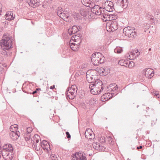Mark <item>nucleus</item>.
<instances>
[{
  "label": "nucleus",
  "instance_id": "4",
  "mask_svg": "<svg viewBox=\"0 0 160 160\" xmlns=\"http://www.w3.org/2000/svg\"><path fill=\"white\" fill-rule=\"evenodd\" d=\"M12 40L10 37L4 36L1 40L0 44L3 50H8L12 48Z\"/></svg>",
  "mask_w": 160,
  "mask_h": 160
},
{
  "label": "nucleus",
  "instance_id": "36",
  "mask_svg": "<svg viewBox=\"0 0 160 160\" xmlns=\"http://www.w3.org/2000/svg\"><path fill=\"white\" fill-rule=\"evenodd\" d=\"M51 160H58V159L56 155L55 154L52 155L51 157Z\"/></svg>",
  "mask_w": 160,
  "mask_h": 160
},
{
  "label": "nucleus",
  "instance_id": "7",
  "mask_svg": "<svg viewBox=\"0 0 160 160\" xmlns=\"http://www.w3.org/2000/svg\"><path fill=\"white\" fill-rule=\"evenodd\" d=\"M97 71L95 70H89L86 73V76L88 81L91 82L97 76Z\"/></svg>",
  "mask_w": 160,
  "mask_h": 160
},
{
  "label": "nucleus",
  "instance_id": "8",
  "mask_svg": "<svg viewBox=\"0 0 160 160\" xmlns=\"http://www.w3.org/2000/svg\"><path fill=\"white\" fill-rule=\"evenodd\" d=\"M123 32L126 36L129 37H132L135 34L134 30L129 27L125 28L123 29Z\"/></svg>",
  "mask_w": 160,
  "mask_h": 160
},
{
  "label": "nucleus",
  "instance_id": "40",
  "mask_svg": "<svg viewBox=\"0 0 160 160\" xmlns=\"http://www.w3.org/2000/svg\"><path fill=\"white\" fill-rule=\"evenodd\" d=\"M132 57V55H131L130 54V52H129L126 55V58L128 59H131V60H132V59H134L133 58H130V57Z\"/></svg>",
  "mask_w": 160,
  "mask_h": 160
},
{
  "label": "nucleus",
  "instance_id": "28",
  "mask_svg": "<svg viewBox=\"0 0 160 160\" xmlns=\"http://www.w3.org/2000/svg\"><path fill=\"white\" fill-rule=\"evenodd\" d=\"M30 2L29 3L30 6L32 7H34L36 6L35 4L38 2V0H29Z\"/></svg>",
  "mask_w": 160,
  "mask_h": 160
},
{
  "label": "nucleus",
  "instance_id": "45",
  "mask_svg": "<svg viewBox=\"0 0 160 160\" xmlns=\"http://www.w3.org/2000/svg\"><path fill=\"white\" fill-rule=\"evenodd\" d=\"M156 96H157L158 98H160V94H159L158 93L157 94L156 93Z\"/></svg>",
  "mask_w": 160,
  "mask_h": 160
},
{
  "label": "nucleus",
  "instance_id": "23",
  "mask_svg": "<svg viewBox=\"0 0 160 160\" xmlns=\"http://www.w3.org/2000/svg\"><path fill=\"white\" fill-rule=\"evenodd\" d=\"M4 151L5 152H11L13 150V148L11 145L7 144L4 145L3 146Z\"/></svg>",
  "mask_w": 160,
  "mask_h": 160
},
{
  "label": "nucleus",
  "instance_id": "9",
  "mask_svg": "<svg viewBox=\"0 0 160 160\" xmlns=\"http://www.w3.org/2000/svg\"><path fill=\"white\" fill-rule=\"evenodd\" d=\"M112 2L110 1L105 2L103 5V8L108 12L112 11L114 8Z\"/></svg>",
  "mask_w": 160,
  "mask_h": 160
},
{
  "label": "nucleus",
  "instance_id": "37",
  "mask_svg": "<svg viewBox=\"0 0 160 160\" xmlns=\"http://www.w3.org/2000/svg\"><path fill=\"white\" fill-rule=\"evenodd\" d=\"M24 138L26 141H28L30 138V136L29 134H27L24 136Z\"/></svg>",
  "mask_w": 160,
  "mask_h": 160
},
{
  "label": "nucleus",
  "instance_id": "35",
  "mask_svg": "<svg viewBox=\"0 0 160 160\" xmlns=\"http://www.w3.org/2000/svg\"><path fill=\"white\" fill-rule=\"evenodd\" d=\"M39 136L35 134L34 135V140L37 142L38 143L39 142V140L40 139Z\"/></svg>",
  "mask_w": 160,
  "mask_h": 160
},
{
  "label": "nucleus",
  "instance_id": "11",
  "mask_svg": "<svg viewBox=\"0 0 160 160\" xmlns=\"http://www.w3.org/2000/svg\"><path fill=\"white\" fill-rule=\"evenodd\" d=\"M72 160H86L83 153L81 152H76L72 155Z\"/></svg>",
  "mask_w": 160,
  "mask_h": 160
},
{
  "label": "nucleus",
  "instance_id": "41",
  "mask_svg": "<svg viewBox=\"0 0 160 160\" xmlns=\"http://www.w3.org/2000/svg\"><path fill=\"white\" fill-rule=\"evenodd\" d=\"M108 141L110 143L112 142V139L111 137H108Z\"/></svg>",
  "mask_w": 160,
  "mask_h": 160
},
{
  "label": "nucleus",
  "instance_id": "13",
  "mask_svg": "<svg viewBox=\"0 0 160 160\" xmlns=\"http://www.w3.org/2000/svg\"><path fill=\"white\" fill-rule=\"evenodd\" d=\"M143 73L148 78H151L154 75L153 70L150 68L144 69L143 71Z\"/></svg>",
  "mask_w": 160,
  "mask_h": 160
},
{
  "label": "nucleus",
  "instance_id": "51",
  "mask_svg": "<svg viewBox=\"0 0 160 160\" xmlns=\"http://www.w3.org/2000/svg\"><path fill=\"white\" fill-rule=\"evenodd\" d=\"M18 0L19 1H23V0Z\"/></svg>",
  "mask_w": 160,
  "mask_h": 160
},
{
  "label": "nucleus",
  "instance_id": "38",
  "mask_svg": "<svg viewBox=\"0 0 160 160\" xmlns=\"http://www.w3.org/2000/svg\"><path fill=\"white\" fill-rule=\"evenodd\" d=\"M33 130V128L31 127H29L27 129L26 132L28 133H31Z\"/></svg>",
  "mask_w": 160,
  "mask_h": 160
},
{
  "label": "nucleus",
  "instance_id": "14",
  "mask_svg": "<svg viewBox=\"0 0 160 160\" xmlns=\"http://www.w3.org/2000/svg\"><path fill=\"white\" fill-rule=\"evenodd\" d=\"M2 155L3 158L6 160H11L13 158V154L12 152L3 151L2 152Z\"/></svg>",
  "mask_w": 160,
  "mask_h": 160
},
{
  "label": "nucleus",
  "instance_id": "31",
  "mask_svg": "<svg viewBox=\"0 0 160 160\" xmlns=\"http://www.w3.org/2000/svg\"><path fill=\"white\" fill-rule=\"evenodd\" d=\"M123 51L122 48L120 47H117L114 50V52L117 53H121Z\"/></svg>",
  "mask_w": 160,
  "mask_h": 160
},
{
  "label": "nucleus",
  "instance_id": "24",
  "mask_svg": "<svg viewBox=\"0 0 160 160\" xmlns=\"http://www.w3.org/2000/svg\"><path fill=\"white\" fill-rule=\"evenodd\" d=\"M130 54L132 55V57H130V58L135 59L140 55V52H138V50H135L130 52Z\"/></svg>",
  "mask_w": 160,
  "mask_h": 160
},
{
  "label": "nucleus",
  "instance_id": "17",
  "mask_svg": "<svg viewBox=\"0 0 160 160\" xmlns=\"http://www.w3.org/2000/svg\"><path fill=\"white\" fill-rule=\"evenodd\" d=\"M101 7L98 5H95L92 9V11L93 13L99 15L102 13Z\"/></svg>",
  "mask_w": 160,
  "mask_h": 160
},
{
  "label": "nucleus",
  "instance_id": "34",
  "mask_svg": "<svg viewBox=\"0 0 160 160\" xmlns=\"http://www.w3.org/2000/svg\"><path fill=\"white\" fill-rule=\"evenodd\" d=\"M127 1L128 0H122L121 3L122 4H123L122 5L123 8H126L127 5Z\"/></svg>",
  "mask_w": 160,
  "mask_h": 160
},
{
  "label": "nucleus",
  "instance_id": "18",
  "mask_svg": "<svg viewBox=\"0 0 160 160\" xmlns=\"http://www.w3.org/2000/svg\"><path fill=\"white\" fill-rule=\"evenodd\" d=\"M93 148L95 150L99 151H104L105 149V148L102 146H100L99 143L96 142H94L92 144Z\"/></svg>",
  "mask_w": 160,
  "mask_h": 160
},
{
  "label": "nucleus",
  "instance_id": "21",
  "mask_svg": "<svg viewBox=\"0 0 160 160\" xmlns=\"http://www.w3.org/2000/svg\"><path fill=\"white\" fill-rule=\"evenodd\" d=\"M41 144L42 148L46 151L48 152L50 149L49 144L47 141L45 140L42 141Z\"/></svg>",
  "mask_w": 160,
  "mask_h": 160
},
{
  "label": "nucleus",
  "instance_id": "39",
  "mask_svg": "<svg viewBox=\"0 0 160 160\" xmlns=\"http://www.w3.org/2000/svg\"><path fill=\"white\" fill-rule=\"evenodd\" d=\"M134 66V64L133 62H130L128 65V67L130 68H132Z\"/></svg>",
  "mask_w": 160,
  "mask_h": 160
},
{
  "label": "nucleus",
  "instance_id": "29",
  "mask_svg": "<svg viewBox=\"0 0 160 160\" xmlns=\"http://www.w3.org/2000/svg\"><path fill=\"white\" fill-rule=\"evenodd\" d=\"M80 13L82 15L86 16L88 14V11L85 9L81 8L80 10Z\"/></svg>",
  "mask_w": 160,
  "mask_h": 160
},
{
  "label": "nucleus",
  "instance_id": "46",
  "mask_svg": "<svg viewBox=\"0 0 160 160\" xmlns=\"http://www.w3.org/2000/svg\"><path fill=\"white\" fill-rule=\"evenodd\" d=\"M2 5L1 4H0V13H1V12L2 10Z\"/></svg>",
  "mask_w": 160,
  "mask_h": 160
},
{
  "label": "nucleus",
  "instance_id": "50",
  "mask_svg": "<svg viewBox=\"0 0 160 160\" xmlns=\"http://www.w3.org/2000/svg\"><path fill=\"white\" fill-rule=\"evenodd\" d=\"M36 92H37V91H34V92H32V94H35V93H36Z\"/></svg>",
  "mask_w": 160,
  "mask_h": 160
},
{
  "label": "nucleus",
  "instance_id": "22",
  "mask_svg": "<svg viewBox=\"0 0 160 160\" xmlns=\"http://www.w3.org/2000/svg\"><path fill=\"white\" fill-rule=\"evenodd\" d=\"M109 92L115 91L118 90V87L115 84H110L108 88Z\"/></svg>",
  "mask_w": 160,
  "mask_h": 160
},
{
  "label": "nucleus",
  "instance_id": "16",
  "mask_svg": "<svg viewBox=\"0 0 160 160\" xmlns=\"http://www.w3.org/2000/svg\"><path fill=\"white\" fill-rule=\"evenodd\" d=\"M86 138L88 139H92L95 138V136L92 130L90 128L86 130L85 133Z\"/></svg>",
  "mask_w": 160,
  "mask_h": 160
},
{
  "label": "nucleus",
  "instance_id": "6",
  "mask_svg": "<svg viewBox=\"0 0 160 160\" xmlns=\"http://www.w3.org/2000/svg\"><path fill=\"white\" fill-rule=\"evenodd\" d=\"M118 24L116 21L108 22L106 25V29L108 32H113L117 29Z\"/></svg>",
  "mask_w": 160,
  "mask_h": 160
},
{
  "label": "nucleus",
  "instance_id": "5",
  "mask_svg": "<svg viewBox=\"0 0 160 160\" xmlns=\"http://www.w3.org/2000/svg\"><path fill=\"white\" fill-rule=\"evenodd\" d=\"M57 13L60 17L66 22H69L71 19L70 13L67 11H63L61 8H58Z\"/></svg>",
  "mask_w": 160,
  "mask_h": 160
},
{
  "label": "nucleus",
  "instance_id": "30",
  "mask_svg": "<svg viewBox=\"0 0 160 160\" xmlns=\"http://www.w3.org/2000/svg\"><path fill=\"white\" fill-rule=\"evenodd\" d=\"M109 15L108 14H105L102 16V19L104 22H106L109 21Z\"/></svg>",
  "mask_w": 160,
  "mask_h": 160
},
{
  "label": "nucleus",
  "instance_id": "12",
  "mask_svg": "<svg viewBox=\"0 0 160 160\" xmlns=\"http://www.w3.org/2000/svg\"><path fill=\"white\" fill-rule=\"evenodd\" d=\"M15 16V14L12 11H9L6 12L5 18L7 20L11 21L14 19Z\"/></svg>",
  "mask_w": 160,
  "mask_h": 160
},
{
  "label": "nucleus",
  "instance_id": "1",
  "mask_svg": "<svg viewBox=\"0 0 160 160\" xmlns=\"http://www.w3.org/2000/svg\"><path fill=\"white\" fill-rule=\"evenodd\" d=\"M102 82L97 80L94 83H91L89 85L91 92L94 95H98L103 90Z\"/></svg>",
  "mask_w": 160,
  "mask_h": 160
},
{
  "label": "nucleus",
  "instance_id": "3",
  "mask_svg": "<svg viewBox=\"0 0 160 160\" xmlns=\"http://www.w3.org/2000/svg\"><path fill=\"white\" fill-rule=\"evenodd\" d=\"M91 59L94 65H98L99 64L102 63L104 62L105 58L101 53L96 52L92 55Z\"/></svg>",
  "mask_w": 160,
  "mask_h": 160
},
{
  "label": "nucleus",
  "instance_id": "20",
  "mask_svg": "<svg viewBox=\"0 0 160 160\" xmlns=\"http://www.w3.org/2000/svg\"><path fill=\"white\" fill-rule=\"evenodd\" d=\"M113 96L112 94L110 93H107L103 94L101 97V100L103 102H105L108 100Z\"/></svg>",
  "mask_w": 160,
  "mask_h": 160
},
{
  "label": "nucleus",
  "instance_id": "15",
  "mask_svg": "<svg viewBox=\"0 0 160 160\" xmlns=\"http://www.w3.org/2000/svg\"><path fill=\"white\" fill-rule=\"evenodd\" d=\"M78 90L77 87L75 85H73L68 88L67 93L68 96L70 95L74 96Z\"/></svg>",
  "mask_w": 160,
  "mask_h": 160
},
{
  "label": "nucleus",
  "instance_id": "42",
  "mask_svg": "<svg viewBox=\"0 0 160 160\" xmlns=\"http://www.w3.org/2000/svg\"><path fill=\"white\" fill-rule=\"evenodd\" d=\"M66 133L67 138H70L71 137V136L68 132H66Z\"/></svg>",
  "mask_w": 160,
  "mask_h": 160
},
{
  "label": "nucleus",
  "instance_id": "47",
  "mask_svg": "<svg viewBox=\"0 0 160 160\" xmlns=\"http://www.w3.org/2000/svg\"><path fill=\"white\" fill-rule=\"evenodd\" d=\"M55 88V86L54 85H53L52 86H51L50 87V89H53Z\"/></svg>",
  "mask_w": 160,
  "mask_h": 160
},
{
  "label": "nucleus",
  "instance_id": "33",
  "mask_svg": "<svg viewBox=\"0 0 160 160\" xmlns=\"http://www.w3.org/2000/svg\"><path fill=\"white\" fill-rule=\"evenodd\" d=\"M118 63L121 66H125L127 65V62L124 60H121L118 62Z\"/></svg>",
  "mask_w": 160,
  "mask_h": 160
},
{
  "label": "nucleus",
  "instance_id": "10",
  "mask_svg": "<svg viewBox=\"0 0 160 160\" xmlns=\"http://www.w3.org/2000/svg\"><path fill=\"white\" fill-rule=\"evenodd\" d=\"M98 72L101 76H105L108 75L110 72V70L108 68L105 67L104 68L99 67L97 68Z\"/></svg>",
  "mask_w": 160,
  "mask_h": 160
},
{
  "label": "nucleus",
  "instance_id": "27",
  "mask_svg": "<svg viewBox=\"0 0 160 160\" xmlns=\"http://www.w3.org/2000/svg\"><path fill=\"white\" fill-rule=\"evenodd\" d=\"M81 2L83 4L87 7H89L91 3L90 0H81Z\"/></svg>",
  "mask_w": 160,
  "mask_h": 160
},
{
  "label": "nucleus",
  "instance_id": "25",
  "mask_svg": "<svg viewBox=\"0 0 160 160\" xmlns=\"http://www.w3.org/2000/svg\"><path fill=\"white\" fill-rule=\"evenodd\" d=\"M78 31V29L77 26H73L72 28L68 29V32L70 34H72L77 32Z\"/></svg>",
  "mask_w": 160,
  "mask_h": 160
},
{
  "label": "nucleus",
  "instance_id": "2",
  "mask_svg": "<svg viewBox=\"0 0 160 160\" xmlns=\"http://www.w3.org/2000/svg\"><path fill=\"white\" fill-rule=\"evenodd\" d=\"M82 41V38L78 35L72 36L70 41V45L72 50H77L79 48V45Z\"/></svg>",
  "mask_w": 160,
  "mask_h": 160
},
{
  "label": "nucleus",
  "instance_id": "49",
  "mask_svg": "<svg viewBox=\"0 0 160 160\" xmlns=\"http://www.w3.org/2000/svg\"><path fill=\"white\" fill-rule=\"evenodd\" d=\"M142 148V147L141 146H140L139 147H137V148L138 149H141Z\"/></svg>",
  "mask_w": 160,
  "mask_h": 160
},
{
  "label": "nucleus",
  "instance_id": "43",
  "mask_svg": "<svg viewBox=\"0 0 160 160\" xmlns=\"http://www.w3.org/2000/svg\"><path fill=\"white\" fill-rule=\"evenodd\" d=\"M91 145H89V144L87 145V149H86L87 150H88L89 149H91Z\"/></svg>",
  "mask_w": 160,
  "mask_h": 160
},
{
  "label": "nucleus",
  "instance_id": "52",
  "mask_svg": "<svg viewBox=\"0 0 160 160\" xmlns=\"http://www.w3.org/2000/svg\"><path fill=\"white\" fill-rule=\"evenodd\" d=\"M151 50V49L150 48H149V51Z\"/></svg>",
  "mask_w": 160,
  "mask_h": 160
},
{
  "label": "nucleus",
  "instance_id": "26",
  "mask_svg": "<svg viewBox=\"0 0 160 160\" xmlns=\"http://www.w3.org/2000/svg\"><path fill=\"white\" fill-rule=\"evenodd\" d=\"M11 132H15L18 131V125L17 124H14L12 125L10 128Z\"/></svg>",
  "mask_w": 160,
  "mask_h": 160
},
{
  "label": "nucleus",
  "instance_id": "48",
  "mask_svg": "<svg viewBox=\"0 0 160 160\" xmlns=\"http://www.w3.org/2000/svg\"><path fill=\"white\" fill-rule=\"evenodd\" d=\"M50 114L51 115H54V112L53 110H52L51 112L50 113Z\"/></svg>",
  "mask_w": 160,
  "mask_h": 160
},
{
  "label": "nucleus",
  "instance_id": "19",
  "mask_svg": "<svg viewBox=\"0 0 160 160\" xmlns=\"http://www.w3.org/2000/svg\"><path fill=\"white\" fill-rule=\"evenodd\" d=\"M20 135V133L19 131L11 132L10 134L11 138L13 140H16Z\"/></svg>",
  "mask_w": 160,
  "mask_h": 160
},
{
  "label": "nucleus",
  "instance_id": "32",
  "mask_svg": "<svg viewBox=\"0 0 160 160\" xmlns=\"http://www.w3.org/2000/svg\"><path fill=\"white\" fill-rule=\"evenodd\" d=\"M109 21H112L114 19H115L117 18V16L116 15L109 14Z\"/></svg>",
  "mask_w": 160,
  "mask_h": 160
},
{
  "label": "nucleus",
  "instance_id": "44",
  "mask_svg": "<svg viewBox=\"0 0 160 160\" xmlns=\"http://www.w3.org/2000/svg\"><path fill=\"white\" fill-rule=\"evenodd\" d=\"M3 67H1V66L0 65V72H2L3 70Z\"/></svg>",
  "mask_w": 160,
  "mask_h": 160
}]
</instances>
